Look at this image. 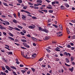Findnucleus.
Here are the masks:
<instances>
[{
	"mask_svg": "<svg viewBox=\"0 0 75 75\" xmlns=\"http://www.w3.org/2000/svg\"><path fill=\"white\" fill-rule=\"evenodd\" d=\"M61 9L62 10H64V7L63 6H61Z\"/></svg>",
	"mask_w": 75,
	"mask_h": 75,
	"instance_id": "28",
	"label": "nucleus"
},
{
	"mask_svg": "<svg viewBox=\"0 0 75 75\" xmlns=\"http://www.w3.org/2000/svg\"><path fill=\"white\" fill-rule=\"evenodd\" d=\"M55 4V2H52V5H54V4Z\"/></svg>",
	"mask_w": 75,
	"mask_h": 75,
	"instance_id": "61",
	"label": "nucleus"
},
{
	"mask_svg": "<svg viewBox=\"0 0 75 75\" xmlns=\"http://www.w3.org/2000/svg\"><path fill=\"white\" fill-rule=\"evenodd\" d=\"M39 30L40 31H43V30H44V29L41 27H39Z\"/></svg>",
	"mask_w": 75,
	"mask_h": 75,
	"instance_id": "12",
	"label": "nucleus"
},
{
	"mask_svg": "<svg viewBox=\"0 0 75 75\" xmlns=\"http://www.w3.org/2000/svg\"><path fill=\"white\" fill-rule=\"evenodd\" d=\"M46 57H47V58H49V57H50V56H49V54H46Z\"/></svg>",
	"mask_w": 75,
	"mask_h": 75,
	"instance_id": "58",
	"label": "nucleus"
},
{
	"mask_svg": "<svg viewBox=\"0 0 75 75\" xmlns=\"http://www.w3.org/2000/svg\"><path fill=\"white\" fill-rule=\"evenodd\" d=\"M21 35H24L25 34L24 33H23L22 32H21L20 33Z\"/></svg>",
	"mask_w": 75,
	"mask_h": 75,
	"instance_id": "44",
	"label": "nucleus"
},
{
	"mask_svg": "<svg viewBox=\"0 0 75 75\" xmlns=\"http://www.w3.org/2000/svg\"><path fill=\"white\" fill-rule=\"evenodd\" d=\"M21 12H25V13L26 11L24 10H21Z\"/></svg>",
	"mask_w": 75,
	"mask_h": 75,
	"instance_id": "59",
	"label": "nucleus"
},
{
	"mask_svg": "<svg viewBox=\"0 0 75 75\" xmlns=\"http://www.w3.org/2000/svg\"><path fill=\"white\" fill-rule=\"evenodd\" d=\"M9 35L10 36H11V37H13L14 36H13V35L11 33H9Z\"/></svg>",
	"mask_w": 75,
	"mask_h": 75,
	"instance_id": "39",
	"label": "nucleus"
},
{
	"mask_svg": "<svg viewBox=\"0 0 75 75\" xmlns=\"http://www.w3.org/2000/svg\"><path fill=\"white\" fill-rule=\"evenodd\" d=\"M53 44H56L57 43V41H52Z\"/></svg>",
	"mask_w": 75,
	"mask_h": 75,
	"instance_id": "48",
	"label": "nucleus"
},
{
	"mask_svg": "<svg viewBox=\"0 0 75 75\" xmlns=\"http://www.w3.org/2000/svg\"><path fill=\"white\" fill-rule=\"evenodd\" d=\"M18 28H20V29H23V27L19 25H18Z\"/></svg>",
	"mask_w": 75,
	"mask_h": 75,
	"instance_id": "26",
	"label": "nucleus"
},
{
	"mask_svg": "<svg viewBox=\"0 0 75 75\" xmlns=\"http://www.w3.org/2000/svg\"><path fill=\"white\" fill-rule=\"evenodd\" d=\"M21 71V72H22V74H24V73H25V72H26V70L25 71L23 70H22Z\"/></svg>",
	"mask_w": 75,
	"mask_h": 75,
	"instance_id": "19",
	"label": "nucleus"
},
{
	"mask_svg": "<svg viewBox=\"0 0 75 75\" xmlns=\"http://www.w3.org/2000/svg\"><path fill=\"white\" fill-rule=\"evenodd\" d=\"M4 22L7 25H10V23L7 21H4Z\"/></svg>",
	"mask_w": 75,
	"mask_h": 75,
	"instance_id": "7",
	"label": "nucleus"
},
{
	"mask_svg": "<svg viewBox=\"0 0 75 75\" xmlns=\"http://www.w3.org/2000/svg\"><path fill=\"white\" fill-rule=\"evenodd\" d=\"M3 60L4 62H6V60L4 58H3Z\"/></svg>",
	"mask_w": 75,
	"mask_h": 75,
	"instance_id": "49",
	"label": "nucleus"
},
{
	"mask_svg": "<svg viewBox=\"0 0 75 75\" xmlns=\"http://www.w3.org/2000/svg\"><path fill=\"white\" fill-rule=\"evenodd\" d=\"M3 4H4V5L5 6H7V7H8V5H7V3H4Z\"/></svg>",
	"mask_w": 75,
	"mask_h": 75,
	"instance_id": "20",
	"label": "nucleus"
},
{
	"mask_svg": "<svg viewBox=\"0 0 75 75\" xmlns=\"http://www.w3.org/2000/svg\"><path fill=\"white\" fill-rule=\"evenodd\" d=\"M13 16L14 17H15V18H16V17H17V16H16V14L15 13L13 14Z\"/></svg>",
	"mask_w": 75,
	"mask_h": 75,
	"instance_id": "53",
	"label": "nucleus"
},
{
	"mask_svg": "<svg viewBox=\"0 0 75 75\" xmlns=\"http://www.w3.org/2000/svg\"><path fill=\"white\" fill-rule=\"evenodd\" d=\"M70 59H71V61H72L74 60V57H71Z\"/></svg>",
	"mask_w": 75,
	"mask_h": 75,
	"instance_id": "33",
	"label": "nucleus"
},
{
	"mask_svg": "<svg viewBox=\"0 0 75 75\" xmlns=\"http://www.w3.org/2000/svg\"><path fill=\"white\" fill-rule=\"evenodd\" d=\"M8 27H9V28H10L9 29V30H12V29H13V30L14 29L15 30H17V31H20V29L17 28L15 27V28H14L13 27H11L10 26H9Z\"/></svg>",
	"mask_w": 75,
	"mask_h": 75,
	"instance_id": "1",
	"label": "nucleus"
},
{
	"mask_svg": "<svg viewBox=\"0 0 75 75\" xmlns=\"http://www.w3.org/2000/svg\"><path fill=\"white\" fill-rule=\"evenodd\" d=\"M7 70H8V71H11V69L10 67H9V68H8L7 69Z\"/></svg>",
	"mask_w": 75,
	"mask_h": 75,
	"instance_id": "52",
	"label": "nucleus"
},
{
	"mask_svg": "<svg viewBox=\"0 0 75 75\" xmlns=\"http://www.w3.org/2000/svg\"><path fill=\"white\" fill-rule=\"evenodd\" d=\"M17 1H18V3H22V0H18Z\"/></svg>",
	"mask_w": 75,
	"mask_h": 75,
	"instance_id": "30",
	"label": "nucleus"
},
{
	"mask_svg": "<svg viewBox=\"0 0 75 75\" xmlns=\"http://www.w3.org/2000/svg\"><path fill=\"white\" fill-rule=\"evenodd\" d=\"M23 45H24V46H25V47L28 48H29V47H30V46H29V45H27V44L26 43L23 42Z\"/></svg>",
	"mask_w": 75,
	"mask_h": 75,
	"instance_id": "2",
	"label": "nucleus"
},
{
	"mask_svg": "<svg viewBox=\"0 0 75 75\" xmlns=\"http://www.w3.org/2000/svg\"><path fill=\"white\" fill-rule=\"evenodd\" d=\"M43 31L45 32V33H48V30L47 29L45 28H44V29H43Z\"/></svg>",
	"mask_w": 75,
	"mask_h": 75,
	"instance_id": "6",
	"label": "nucleus"
},
{
	"mask_svg": "<svg viewBox=\"0 0 75 75\" xmlns=\"http://www.w3.org/2000/svg\"><path fill=\"white\" fill-rule=\"evenodd\" d=\"M8 55H12L13 54V52H8Z\"/></svg>",
	"mask_w": 75,
	"mask_h": 75,
	"instance_id": "18",
	"label": "nucleus"
},
{
	"mask_svg": "<svg viewBox=\"0 0 75 75\" xmlns=\"http://www.w3.org/2000/svg\"><path fill=\"white\" fill-rule=\"evenodd\" d=\"M0 20L1 21H2V22H4V21L2 20V19L0 18Z\"/></svg>",
	"mask_w": 75,
	"mask_h": 75,
	"instance_id": "63",
	"label": "nucleus"
},
{
	"mask_svg": "<svg viewBox=\"0 0 75 75\" xmlns=\"http://www.w3.org/2000/svg\"><path fill=\"white\" fill-rule=\"evenodd\" d=\"M49 13H53V10H49L48 11Z\"/></svg>",
	"mask_w": 75,
	"mask_h": 75,
	"instance_id": "25",
	"label": "nucleus"
},
{
	"mask_svg": "<svg viewBox=\"0 0 75 75\" xmlns=\"http://www.w3.org/2000/svg\"><path fill=\"white\" fill-rule=\"evenodd\" d=\"M32 18L33 19H37V17L35 16H33L32 17Z\"/></svg>",
	"mask_w": 75,
	"mask_h": 75,
	"instance_id": "55",
	"label": "nucleus"
},
{
	"mask_svg": "<svg viewBox=\"0 0 75 75\" xmlns=\"http://www.w3.org/2000/svg\"><path fill=\"white\" fill-rule=\"evenodd\" d=\"M67 33L68 34H69L70 33V32L69 31V30H67Z\"/></svg>",
	"mask_w": 75,
	"mask_h": 75,
	"instance_id": "42",
	"label": "nucleus"
},
{
	"mask_svg": "<svg viewBox=\"0 0 75 75\" xmlns=\"http://www.w3.org/2000/svg\"><path fill=\"white\" fill-rule=\"evenodd\" d=\"M62 34H58L57 35V36H58V37H61V36H62Z\"/></svg>",
	"mask_w": 75,
	"mask_h": 75,
	"instance_id": "35",
	"label": "nucleus"
},
{
	"mask_svg": "<svg viewBox=\"0 0 75 75\" xmlns=\"http://www.w3.org/2000/svg\"><path fill=\"white\" fill-rule=\"evenodd\" d=\"M26 36L27 37H29V38H30V37H31V35L29 34L27 35Z\"/></svg>",
	"mask_w": 75,
	"mask_h": 75,
	"instance_id": "45",
	"label": "nucleus"
},
{
	"mask_svg": "<svg viewBox=\"0 0 75 75\" xmlns=\"http://www.w3.org/2000/svg\"><path fill=\"white\" fill-rule=\"evenodd\" d=\"M48 6H47L46 8L48 9H52V7H52V6L50 4L48 5Z\"/></svg>",
	"mask_w": 75,
	"mask_h": 75,
	"instance_id": "4",
	"label": "nucleus"
},
{
	"mask_svg": "<svg viewBox=\"0 0 75 75\" xmlns=\"http://www.w3.org/2000/svg\"><path fill=\"white\" fill-rule=\"evenodd\" d=\"M39 12L40 13H41V14H44V13L42 11L40 10L39 11Z\"/></svg>",
	"mask_w": 75,
	"mask_h": 75,
	"instance_id": "36",
	"label": "nucleus"
},
{
	"mask_svg": "<svg viewBox=\"0 0 75 75\" xmlns=\"http://www.w3.org/2000/svg\"><path fill=\"white\" fill-rule=\"evenodd\" d=\"M23 32L24 34H25V33H26V31L25 30H23Z\"/></svg>",
	"mask_w": 75,
	"mask_h": 75,
	"instance_id": "51",
	"label": "nucleus"
},
{
	"mask_svg": "<svg viewBox=\"0 0 75 75\" xmlns=\"http://www.w3.org/2000/svg\"><path fill=\"white\" fill-rule=\"evenodd\" d=\"M30 72H31V71H30V70H29L28 71H27L28 74H30Z\"/></svg>",
	"mask_w": 75,
	"mask_h": 75,
	"instance_id": "56",
	"label": "nucleus"
},
{
	"mask_svg": "<svg viewBox=\"0 0 75 75\" xmlns=\"http://www.w3.org/2000/svg\"><path fill=\"white\" fill-rule=\"evenodd\" d=\"M13 22L14 23H15V24H17L18 21H17L15 19H14L13 20Z\"/></svg>",
	"mask_w": 75,
	"mask_h": 75,
	"instance_id": "9",
	"label": "nucleus"
},
{
	"mask_svg": "<svg viewBox=\"0 0 75 75\" xmlns=\"http://www.w3.org/2000/svg\"><path fill=\"white\" fill-rule=\"evenodd\" d=\"M2 68L3 71H5L6 70V68L3 66L2 67Z\"/></svg>",
	"mask_w": 75,
	"mask_h": 75,
	"instance_id": "31",
	"label": "nucleus"
},
{
	"mask_svg": "<svg viewBox=\"0 0 75 75\" xmlns=\"http://www.w3.org/2000/svg\"><path fill=\"white\" fill-rule=\"evenodd\" d=\"M66 6L67 7H69V5H68V4H66Z\"/></svg>",
	"mask_w": 75,
	"mask_h": 75,
	"instance_id": "57",
	"label": "nucleus"
},
{
	"mask_svg": "<svg viewBox=\"0 0 75 75\" xmlns=\"http://www.w3.org/2000/svg\"><path fill=\"white\" fill-rule=\"evenodd\" d=\"M65 59L66 62H67V63H69V59H68V58H66Z\"/></svg>",
	"mask_w": 75,
	"mask_h": 75,
	"instance_id": "13",
	"label": "nucleus"
},
{
	"mask_svg": "<svg viewBox=\"0 0 75 75\" xmlns=\"http://www.w3.org/2000/svg\"><path fill=\"white\" fill-rule=\"evenodd\" d=\"M55 51H60L61 50H60V48L58 47H57L55 49Z\"/></svg>",
	"mask_w": 75,
	"mask_h": 75,
	"instance_id": "5",
	"label": "nucleus"
},
{
	"mask_svg": "<svg viewBox=\"0 0 75 75\" xmlns=\"http://www.w3.org/2000/svg\"><path fill=\"white\" fill-rule=\"evenodd\" d=\"M44 39V40H49V37L47 36H45Z\"/></svg>",
	"mask_w": 75,
	"mask_h": 75,
	"instance_id": "8",
	"label": "nucleus"
},
{
	"mask_svg": "<svg viewBox=\"0 0 75 75\" xmlns=\"http://www.w3.org/2000/svg\"><path fill=\"white\" fill-rule=\"evenodd\" d=\"M3 34H4V35H5V36H7V33H6L4 32H3Z\"/></svg>",
	"mask_w": 75,
	"mask_h": 75,
	"instance_id": "32",
	"label": "nucleus"
},
{
	"mask_svg": "<svg viewBox=\"0 0 75 75\" xmlns=\"http://www.w3.org/2000/svg\"><path fill=\"white\" fill-rule=\"evenodd\" d=\"M37 3H42V0H37L36 1Z\"/></svg>",
	"mask_w": 75,
	"mask_h": 75,
	"instance_id": "10",
	"label": "nucleus"
},
{
	"mask_svg": "<svg viewBox=\"0 0 75 75\" xmlns=\"http://www.w3.org/2000/svg\"><path fill=\"white\" fill-rule=\"evenodd\" d=\"M46 65L45 64H42V67H43V68H45Z\"/></svg>",
	"mask_w": 75,
	"mask_h": 75,
	"instance_id": "37",
	"label": "nucleus"
},
{
	"mask_svg": "<svg viewBox=\"0 0 75 75\" xmlns=\"http://www.w3.org/2000/svg\"><path fill=\"white\" fill-rule=\"evenodd\" d=\"M10 68L12 69H15L16 70L17 69V68H16V67H14V66H11L10 67Z\"/></svg>",
	"mask_w": 75,
	"mask_h": 75,
	"instance_id": "14",
	"label": "nucleus"
},
{
	"mask_svg": "<svg viewBox=\"0 0 75 75\" xmlns=\"http://www.w3.org/2000/svg\"><path fill=\"white\" fill-rule=\"evenodd\" d=\"M69 70H70V71H71V72H72V71H73L74 70V67H72V68H69Z\"/></svg>",
	"mask_w": 75,
	"mask_h": 75,
	"instance_id": "17",
	"label": "nucleus"
},
{
	"mask_svg": "<svg viewBox=\"0 0 75 75\" xmlns=\"http://www.w3.org/2000/svg\"><path fill=\"white\" fill-rule=\"evenodd\" d=\"M35 8H33L34 9H38V7L37 6H34Z\"/></svg>",
	"mask_w": 75,
	"mask_h": 75,
	"instance_id": "46",
	"label": "nucleus"
},
{
	"mask_svg": "<svg viewBox=\"0 0 75 75\" xmlns=\"http://www.w3.org/2000/svg\"><path fill=\"white\" fill-rule=\"evenodd\" d=\"M67 47V48H71V45H68L67 46H66Z\"/></svg>",
	"mask_w": 75,
	"mask_h": 75,
	"instance_id": "22",
	"label": "nucleus"
},
{
	"mask_svg": "<svg viewBox=\"0 0 75 75\" xmlns=\"http://www.w3.org/2000/svg\"><path fill=\"white\" fill-rule=\"evenodd\" d=\"M46 50L48 52H51V51L50 50L46 48Z\"/></svg>",
	"mask_w": 75,
	"mask_h": 75,
	"instance_id": "23",
	"label": "nucleus"
},
{
	"mask_svg": "<svg viewBox=\"0 0 75 75\" xmlns=\"http://www.w3.org/2000/svg\"><path fill=\"white\" fill-rule=\"evenodd\" d=\"M31 69L32 70V71H33V72H35V69H34V68H31Z\"/></svg>",
	"mask_w": 75,
	"mask_h": 75,
	"instance_id": "29",
	"label": "nucleus"
},
{
	"mask_svg": "<svg viewBox=\"0 0 75 75\" xmlns=\"http://www.w3.org/2000/svg\"><path fill=\"white\" fill-rule=\"evenodd\" d=\"M28 6H24L23 8V9H25V10H26V9L27 8Z\"/></svg>",
	"mask_w": 75,
	"mask_h": 75,
	"instance_id": "27",
	"label": "nucleus"
},
{
	"mask_svg": "<svg viewBox=\"0 0 75 75\" xmlns=\"http://www.w3.org/2000/svg\"><path fill=\"white\" fill-rule=\"evenodd\" d=\"M18 17H20V12H18Z\"/></svg>",
	"mask_w": 75,
	"mask_h": 75,
	"instance_id": "54",
	"label": "nucleus"
},
{
	"mask_svg": "<svg viewBox=\"0 0 75 75\" xmlns=\"http://www.w3.org/2000/svg\"><path fill=\"white\" fill-rule=\"evenodd\" d=\"M25 13H27V14H31V13L28 11H26Z\"/></svg>",
	"mask_w": 75,
	"mask_h": 75,
	"instance_id": "38",
	"label": "nucleus"
},
{
	"mask_svg": "<svg viewBox=\"0 0 75 75\" xmlns=\"http://www.w3.org/2000/svg\"><path fill=\"white\" fill-rule=\"evenodd\" d=\"M13 73L14 75H17V74L16 73V72L14 71H13Z\"/></svg>",
	"mask_w": 75,
	"mask_h": 75,
	"instance_id": "41",
	"label": "nucleus"
},
{
	"mask_svg": "<svg viewBox=\"0 0 75 75\" xmlns=\"http://www.w3.org/2000/svg\"><path fill=\"white\" fill-rule=\"evenodd\" d=\"M44 59V57H42L39 60V61H41Z\"/></svg>",
	"mask_w": 75,
	"mask_h": 75,
	"instance_id": "24",
	"label": "nucleus"
},
{
	"mask_svg": "<svg viewBox=\"0 0 75 75\" xmlns=\"http://www.w3.org/2000/svg\"><path fill=\"white\" fill-rule=\"evenodd\" d=\"M21 41L22 42H27V40H26L24 39H22V40H21Z\"/></svg>",
	"mask_w": 75,
	"mask_h": 75,
	"instance_id": "21",
	"label": "nucleus"
},
{
	"mask_svg": "<svg viewBox=\"0 0 75 75\" xmlns=\"http://www.w3.org/2000/svg\"><path fill=\"white\" fill-rule=\"evenodd\" d=\"M65 65L67 67H69L70 66V65H68V64H67L66 63H65Z\"/></svg>",
	"mask_w": 75,
	"mask_h": 75,
	"instance_id": "43",
	"label": "nucleus"
},
{
	"mask_svg": "<svg viewBox=\"0 0 75 75\" xmlns=\"http://www.w3.org/2000/svg\"><path fill=\"white\" fill-rule=\"evenodd\" d=\"M31 38L32 39V40H34V41H37V39L34 38L33 37H31Z\"/></svg>",
	"mask_w": 75,
	"mask_h": 75,
	"instance_id": "11",
	"label": "nucleus"
},
{
	"mask_svg": "<svg viewBox=\"0 0 75 75\" xmlns=\"http://www.w3.org/2000/svg\"><path fill=\"white\" fill-rule=\"evenodd\" d=\"M64 54H65V55H67V56H68V53H67V52H64Z\"/></svg>",
	"mask_w": 75,
	"mask_h": 75,
	"instance_id": "50",
	"label": "nucleus"
},
{
	"mask_svg": "<svg viewBox=\"0 0 75 75\" xmlns=\"http://www.w3.org/2000/svg\"><path fill=\"white\" fill-rule=\"evenodd\" d=\"M71 50H74V49H75V48L73 47H71Z\"/></svg>",
	"mask_w": 75,
	"mask_h": 75,
	"instance_id": "60",
	"label": "nucleus"
},
{
	"mask_svg": "<svg viewBox=\"0 0 75 75\" xmlns=\"http://www.w3.org/2000/svg\"><path fill=\"white\" fill-rule=\"evenodd\" d=\"M0 28L1 29V30H6V28L2 26L0 27Z\"/></svg>",
	"mask_w": 75,
	"mask_h": 75,
	"instance_id": "15",
	"label": "nucleus"
},
{
	"mask_svg": "<svg viewBox=\"0 0 75 75\" xmlns=\"http://www.w3.org/2000/svg\"><path fill=\"white\" fill-rule=\"evenodd\" d=\"M72 39H75V35H74V36H73L72 37Z\"/></svg>",
	"mask_w": 75,
	"mask_h": 75,
	"instance_id": "64",
	"label": "nucleus"
},
{
	"mask_svg": "<svg viewBox=\"0 0 75 75\" xmlns=\"http://www.w3.org/2000/svg\"><path fill=\"white\" fill-rule=\"evenodd\" d=\"M8 38L10 39V40H12V41H14V39L13 38L10 37H8Z\"/></svg>",
	"mask_w": 75,
	"mask_h": 75,
	"instance_id": "16",
	"label": "nucleus"
},
{
	"mask_svg": "<svg viewBox=\"0 0 75 75\" xmlns=\"http://www.w3.org/2000/svg\"><path fill=\"white\" fill-rule=\"evenodd\" d=\"M59 27L60 28H62V25H59Z\"/></svg>",
	"mask_w": 75,
	"mask_h": 75,
	"instance_id": "47",
	"label": "nucleus"
},
{
	"mask_svg": "<svg viewBox=\"0 0 75 75\" xmlns=\"http://www.w3.org/2000/svg\"><path fill=\"white\" fill-rule=\"evenodd\" d=\"M28 4H30V5H31V6H32V5H33V4L31 3L30 2H29Z\"/></svg>",
	"mask_w": 75,
	"mask_h": 75,
	"instance_id": "62",
	"label": "nucleus"
},
{
	"mask_svg": "<svg viewBox=\"0 0 75 75\" xmlns=\"http://www.w3.org/2000/svg\"><path fill=\"white\" fill-rule=\"evenodd\" d=\"M5 68L7 69L8 68H9L10 67H9L8 66L6 65L5 67Z\"/></svg>",
	"mask_w": 75,
	"mask_h": 75,
	"instance_id": "40",
	"label": "nucleus"
},
{
	"mask_svg": "<svg viewBox=\"0 0 75 75\" xmlns=\"http://www.w3.org/2000/svg\"><path fill=\"white\" fill-rule=\"evenodd\" d=\"M53 26L54 27H55V28H58V26H57V25H56L53 24Z\"/></svg>",
	"mask_w": 75,
	"mask_h": 75,
	"instance_id": "34",
	"label": "nucleus"
},
{
	"mask_svg": "<svg viewBox=\"0 0 75 75\" xmlns=\"http://www.w3.org/2000/svg\"><path fill=\"white\" fill-rule=\"evenodd\" d=\"M28 28H31V29H34L35 28V26L34 25H33L32 26H28Z\"/></svg>",
	"mask_w": 75,
	"mask_h": 75,
	"instance_id": "3",
	"label": "nucleus"
}]
</instances>
